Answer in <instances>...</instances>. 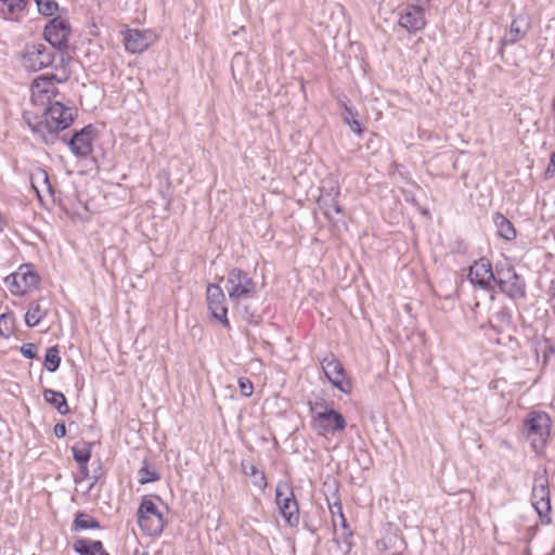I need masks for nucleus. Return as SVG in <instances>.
I'll list each match as a JSON object with an SVG mask.
<instances>
[{
    "label": "nucleus",
    "mask_w": 555,
    "mask_h": 555,
    "mask_svg": "<svg viewBox=\"0 0 555 555\" xmlns=\"http://www.w3.org/2000/svg\"><path fill=\"white\" fill-rule=\"evenodd\" d=\"M74 118L75 109L57 101L50 103L40 116L30 112L24 114V119L31 131L50 145L56 142L60 131L73 124Z\"/></svg>",
    "instance_id": "obj_1"
},
{
    "label": "nucleus",
    "mask_w": 555,
    "mask_h": 555,
    "mask_svg": "<svg viewBox=\"0 0 555 555\" xmlns=\"http://www.w3.org/2000/svg\"><path fill=\"white\" fill-rule=\"evenodd\" d=\"M220 282L224 283L228 298L235 306H240L244 300L254 298L257 293L255 280L240 268L230 269L225 276L220 278Z\"/></svg>",
    "instance_id": "obj_2"
},
{
    "label": "nucleus",
    "mask_w": 555,
    "mask_h": 555,
    "mask_svg": "<svg viewBox=\"0 0 555 555\" xmlns=\"http://www.w3.org/2000/svg\"><path fill=\"white\" fill-rule=\"evenodd\" d=\"M552 421L550 416L542 411L530 412L524 423V433L530 440L534 452H541L550 438Z\"/></svg>",
    "instance_id": "obj_3"
},
{
    "label": "nucleus",
    "mask_w": 555,
    "mask_h": 555,
    "mask_svg": "<svg viewBox=\"0 0 555 555\" xmlns=\"http://www.w3.org/2000/svg\"><path fill=\"white\" fill-rule=\"evenodd\" d=\"M137 517L140 529L146 535L157 537L163 532L165 527L164 515L152 498L147 495L142 498Z\"/></svg>",
    "instance_id": "obj_4"
},
{
    "label": "nucleus",
    "mask_w": 555,
    "mask_h": 555,
    "mask_svg": "<svg viewBox=\"0 0 555 555\" xmlns=\"http://www.w3.org/2000/svg\"><path fill=\"white\" fill-rule=\"evenodd\" d=\"M310 412L312 414L311 426L318 435H334L337 431H343L347 426L344 415L334 409L319 411V405H311Z\"/></svg>",
    "instance_id": "obj_5"
},
{
    "label": "nucleus",
    "mask_w": 555,
    "mask_h": 555,
    "mask_svg": "<svg viewBox=\"0 0 555 555\" xmlns=\"http://www.w3.org/2000/svg\"><path fill=\"white\" fill-rule=\"evenodd\" d=\"M500 292L513 299L522 298L526 295L525 281L517 274L514 267L498 263L495 266V283Z\"/></svg>",
    "instance_id": "obj_6"
},
{
    "label": "nucleus",
    "mask_w": 555,
    "mask_h": 555,
    "mask_svg": "<svg viewBox=\"0 0 555 555\" xmlns=\"http://www.w3.org/2000/svg\"><path fill=\"white\" fill-rule=\"evenodd\" d=\"M275 503L287 525L297 527L299 524V507L293 488L288 482H278L275 488Z\"/></svg>",
    "instance_id": "obj_7"
},
{
    "label": "nucleus",
    "mask_w": 555,
    "mask_h": 555,
    "mask_svg": "<svg viewBox=\"0 0 555 555\" xmlns=\"http://www.w3.org/2000/svg\"><path fill=\"white\" fill-rule=\"evenodd\" d=\"M54 50L44 43H28L22 53V63L27 70L38 72L53 64Z\"/></svg>",
    "instance_id": "obj_8"
},
{
    "label": "nucleus",
    "mask_w": 555,
    "mask_h": 555,
    "mask_svg": "<svg viewBox=\"0 0 555 555\" xmlns=\"http://www.w3.org/2000/svg\"><path fill=\"white\" fill-rule=\"evenodd\" d=\"M546 469L537 472L533 479L531 503L540 518L550 520L551 499Z\"/></svg>",
    "instance_id": "obj_9"
},
{
    "label": "nucleus",
    "mask_w": 555,
    "mask_h": 555,
    "mask_svg": "<svg viewBox=\"0 0 555 555\" xmlns=\"http://www.w3.org/2000/svg\"><path fill=\"white\" fill-rule=\"evenodd\" d=\"M321 366L333 387L344 393H349L351 391L352 386L350 379L347 377V373L341 362L333 353H327L321 360Z\"/></svg>",
    "instance_id": "obj_10"
},
{
    "label": "nucleus",
    "mask_w": 555,
    "mask_h": 555,
    "mask_svg": "<svg viewBox=\"0 0 555 555\" xmlns=\"http://www.w3.org/2000/svg\"><path fill=\"white\" fill-rule=\"evenodd\" d=\"M39 276L29 264H23L14 273L4 279V283L9 291L15 296H23L29 289L37 286Z\"/></svg>",
    "instance_id": "obj_11"
},
{
    "label": "nucleus",
    "mask_w": 555,
    "mask_h": 555,
    "mask_svg": "<svg viewBox=\"0 0 555 555\" xmlns=\"http://www.w3.org/2000/svg\"><path fill=\"white\" fill-rule=\"evenodd\" d=\"M70 33L72 29L68 21L57 16L46 25L43 36L53 49L63 51L68 48Z\"/></svg>",
    "instance_id": "obj_12"
},
{
    "label": "nucleus",
    "mask_w": 555,
    "mask_h": 555,
    "mask_svg": "<svg viewBox=\"0 0 555 555\" xmlns=\"http://www.w3.org/2000/svg\"><path fill=\"white\" fill-rule=\"evenodd\" d=\"M206 302L212 318L229 328L227 298L223 288L219 284L211 283L207 285Z\"/></svg>",
    "instance_id": "obj_13"
},
{
    "label": "nucleus",
    "mask_w": 555,
    "mask_h": 555,
    "mask_svg": "<svg viewBox=\"0 0 555 555\" xmlns=\"http://www.w3.org/2000/svg\"><path fill=\"white\" fill-rule=\"evenodd\" d=\"M468 279L473 285L478 286L483 291H493L495 283V270L493 271L488 259L480 258L469 267Z\"/></svg>",
    "instance_id": "obj_14"
},
{
    "label": "nucleus",
    "mask_w": 555,
    "mask_h": 555,
    "mask_svg": "<svg viewBox=\"0 0 555 555\" xmlns=\"http://www.w3.org/2000/svg\"><path fill=\"white\" fill-rule=\"evenodd\" d=\"M530 29V23L524 15H518L513 18L508 31L501 38L499 44V53L503 55L504 47L513 46L522 40Z\"/></svg>",
    "instance_id": "obj_15"
},
{
    "label": "nucleus",
    "mask_w": 555,
    "mask_h": 555,
    "mask_svg": "<svg viewBox=\"0 0 555 555\" xmlns=\"http://www.w3.org/2000/svg\"><path fill=\"white\" fill-rule=\"evenodd\" d=\"M95 129L93 126L88 125L67 141V144L77 157H86L92 152V142L94 139Z\"/></svg>",
    "instance_id": "obj_16"
},
{
    "label": "nucleus",
    "mask_w": 555,
    "mask_h": 555,
    "mask_svg": "<svg viewBox=\"0 0 555 555\" xmlns=\"http://www.w3.org/2000/svg\"><path fill=\"white\" fill-rule=\"evenodd\" d=\"M424 13L425 10L422 4H408L404 13L399 18V25L409 33L422 30L426 25Z\"/></svg>",
    "instance_id": "obj_17"
},
{
    "label": "nucleus",
    "mask_w": 555,
    "mask_h": 555,
    "mask_svg": "<svg viewBox=\"0 0 555 555\" xmlns=\"http://www.w3.org/2000/svg\"><path fill=\"white\" fill-rule=\"evenodd\" d=\"M67 80V75L59 78L54 74L41 75L37 77L31 85L33 100L36 101L38 96L42 94L53 93L55 89V82H64Z\"/></svg>",
    "instance_id": "obj_18"
},
{
    "label": "nucleus",
    "mask_w": 555,
    "mask_h": 555,
    "mask_svg": "<svg viewBox=\"0 0 555 555\" xmlns=\"http://www.w3.org/2000/svg\"><path fill=\"white\" fill-rule=\"evenodd\" d=\"M124 41L126 50L133 54L142 53L150 46L146 34L138 29H128L125 33Z\"/></svg>",
    "instance_id": "obj_19"
},
{
    "label": "nucleus",
    "mask_w": 555,
    "mask_h": 555,
    "mask_svg": "<svg viewBox=\"0 0 555 555\" xmlns=\"http://www.w3.org/2000/svg\"><path fill=\"white\" fill-rule=\"evenodd\" d=\"M30 184L36 192L38 198L42 201V192L46 191L49 194L53 193L52 185L49 180L48 172L42 168H36L30 172L29 176Z\"/></svg>",
    "instance_id": "obj_20"
},
{
    "label": "nucleus",
    "mask_w": 555,
    "mask_h": 555,
    "mask_svg": "<svg viewBox=\"0 0 555 555\" xmlns=\"http://www.w3.org/2000/svg\"><path fill=\"white\" fill-rule=\"evenodd\" d=\"M74 550L80 555H109L101 541L80 539L74 543Z\"/></svg>",
    "instance_id": "obj_21"
},
{
    "label": "nucleus",
    "mask_w": 555,
    "mask_h": 555,
    "mask_svg": "<svg viewBox=\"0 0 555 555\" xmlns=\"http://www.w3.org/2000/svg\"><path fill=\"white\" fill-rule=\"evenodd\" d=\"M242 470L243 473L250 478L254 487L258 488L261 491H264L267 488V478L262 470L258 469L251 462L243 461L242 462Z\"/></svg>",
    "instance_id": "obj_22"
},
{
    "label": "nucleus",
    "mask_w": 555,
    "mask_h": 555,
    "mask_svg": "<svg viewBox=\"0 0 555 555\" xmlns=\"http://www.w3.org/2000/svg\"><path fill=\"white\" fill-rule=\"evenodd\" d=\"M493 223L498 229V234L504 240L512 241L516 237V230L513 223L502 214H494Z\"/></svg>",
    "instance_id": "obj_23"
},
{
    "label": "nucleus",
    "mask_w": 555,
    "mask_h": 555,
    "mask_svg": "<svg viewBox=\"0 0 555 555\" xmlns=\"http://www.w3.org/2000/svg\"><path fill=\"white\" fill-rule=\"evenodd\" d=\"M43 398L46 402L53 405L60 414L66 415L69 413V406L65 396L62 392L52 389H44Z\"/></svg>",
    "instance_id": "obj_24"
},
{
    "label": "nucleus",
    "mask_w": 555,
    "mask_h": 555,
    "mask_svg": "<svg viewBox=\"0 0 555 555\" xmlns=\"http://www.w3.org/2000/svg\"><path fill=\"white\" fill-rule=\"evenodd\" d=\"M47 314L48 310L42 308L39 301L33 302L25 314V323L29 327H35Z\"/></svg>",
    "instance_id": "obj_25"
},
{
    "label": "nucleus",
    "mask_w": 555,
    "mask_h": 555,
    "mask_svg": "<svg viewBox=\"0 0 555 555\" xmlns=\"http://www.w3.org/2000/svg\"><path fill=\"white\" fill-rule=\"evenodd\" d=\"M357 112L348 106L347 104H344V113L343 117L346 124H348L350 130L357 134H362L363 130L361 127V124L357 120Z\"/></svg>",
    "instance_id": "obj_26"
},
{
    "label": "nucleus",
    "mask_w": 555,
    "mask_h": 555,
    "mask_svg": "<svg viewBox=\"0 0 555 555\" xmlns=\"http://www.w3.org/2000/svg\"><path fill=\"white\" fill-rule=\"evenodd\" d=\"M335 541L340 546L344 553H349L352 547V531L351 530H338L334 527Z\"/></svg>",
    "instance_id": "obj_27"
},
{
    "label": "nucleus",
    "mask_w": 555,
    "mask_h": 555,
    "mask_svg": "<svg viewBox=\"0 0 555 555\" xmlns=\"http://www.w3.org/2000/svg\"><path fill=\"white\" fill-rule=\"evenodd\" d=\"M61 364L60 350L57 346L48 348L44 357V367L49 372H55Z\"/></svg>",
    "instance_id": "obj_28"
},
{
    "label": "nucleus",
    "mask_w": 555,
    "mask_h": 555,
    "mask_svg": "<svg viewBox=\"0 0 555 555\" xmlns=\"http://www.w3.org/2000/svg\"><path fill=\"white\" fill-rule=\"evenodd\" d=\"M100 528V522L89 516L88 514H85V513H78L75 520H74V529H82V530H87V529H99Z\"/></svg>",
    "instance_id": "obj_29"
},
{
    "label": "nucleus",
    "mask_w": 555,
    "mask_h": 555,
    "mask_svg": "<svg viewBox=\"0 0 555 555\" xmlns=\"http://www.w3.org/2000/svg\"><path fill=\"white\" fill-rule=\"evenodd\" d=\"M73 457L78 464H88L91 457V444L81 443L72 448Z\"/></svg>",
    "instance_id": "obj_30"
},
{
    "label": "nucleus",
    "mask_w": 555,
    "mask_h": 555,
    "mask_svg": "<svg viewBox=\"0 0 555 555\" xmlns=\"http://www.w3.org/2000/svg\"><path fill=\"white\" fill-rule=\"evenodd\" d=\"M14 330V315L13 313H2L0 315V336L8 338Z\"/></svg>",
    "instance_id": "obj_31"
},
{
    "label": "nucleus",
    "mask_w": 555,
    "mask_h": 555,
    "mask_svg": "<svg viewBox=\"0 0 555 555\" xmlns=\"http://www.w3.org/2000/svg\"><path fill=\"white\" fill-rule=\"evenodd\" d=\"M138 476H139V482L141 485H145V483H149V482H154V481L159 480V478H160L159 474L156 470L151 469L147 466L146 462H144V466H142L139 469Z\"/></svg>",
    "instance_id": "obj_32"
},
{
    "label": "nucleus",
    "mask_w": 555,
    "mask_h": 555,
    "mask_svg": "<svg viewBox=\"0 0 555 555\" xmlns=\"http://www.w3.org/2000/svg\"><path fill=\"white\" fill-rule=\"evenodd\" d=\"M0 3L7 8L9 14L15 15L27 8L28 0H0Z\"/></svg>",
    "instance_id": "obj_33"
},
{
    "label": "nucleus",
    "mask_w": 555,
    "mask_h": 555,
    "mask_svg": "<svg viewBox=\"0 0 555 555\" xmlns=\"http://www.w3.org/2000/svg\"><path fill=\"white\" fill-rule=\"evenodd\" d=\"M38 12L43 16H52L59 10V4L54 0H35Z\"/></svg>",
    "instance_id": "obj_34"
},
{
    "label": "nucleus",
    "mask_w": 555,
    "mask_h": 555,
    "mask_svg": "<svg viewBox=\"0 0 555 555\" xmlns=\"http://www.w3.org/2000/svg\"><path fill=\"white\" fill-rule=\"evenodd\" d=\"M237 384L242 396L248 398L253 395L254 385L247 377H240Z\"/></svg>",
    "instance_id": "obj_35"
},
{
    "label": "nucleus",
    "mask_w": 555,
    "mask_h": 555,
    "mask_svg": "<svg viewBox=\"0 0 555 555\" xmlns=\"http://www.w3.org/2000/svg\"><path fill=\"white\" fill-rule=\"evenodd\" d=\"M21 353L27 359H35L37 357V347L35 344L27 343L22 345Z\"/></svg>",
    "instance_id": "obj_36"
},
{
    "label": "nucleus",
    "mask_w": 555,
    "mask_h": 555,
    "mask_svg": "<svg viewBox=\"0 0 555 555\" xmlns=\"http://www.w3.org/2000/svg\"><path fill=\"white\" fill-rule=\"evenodd\" d=\"M334 506L336 508H338V521H339V525H340V529L339 530H350L349 528V525L347 522V519L343 513V506H341V503L339 500H337L336 502H334Z\"/></svg>",
    "instance_id": "obj_37"
},
{
    "label": "nucleus",
    "mask_w": 555,
    "mask_h": 555,
    "mask_svg": "<svg viewBox=\"0 0 555 555\" xmlns=\"http://www.w3.org/2000/svg\"><path fill=\"white\" fill-rule=\"evenodd\" d=\"M334 212L341 214L343 209H341L340 205L335 201V198H332V204L326 208L324 214L328 219H332Z\"/></svg>",
    "instance_id": "obj_38"
},
{
    "label": "nucleus",
    "mask_w": 555,
    "mask_h": 555,
    "mask_svg": "<svg viewBox=\"0 0 555 555\" xmlns=\"http://www.w3.org/2000/svg\"><path fill=\"white\" fill-rule=\"evenodd\" d=\"M53 433L57 438H63L66 435V426L64 423L54 425Z\"/></svg>",
    "instance_id": "obj_39"
},
{
    "label": "nucleus",
    "mask_w": 555,
    "mask_h": 555,
    "mask_svg": "<svg viewBox=\"0 0 555 555\" xmlns=\"http://www.w3.org/2000/svg\"><path fill=\"white\" fill-rule=\"evenodd\" d=\"M546 175L554 176L555 175V152L551 154L550 164L546 168Z\"/></svg>",
    "instance_id": "obj_40"
},
{
    "label": "nucleus",
    "mask_w": 555,
    "mask_h": 555,
    "mask_svg": "<svg viewBox=\"0 0 555 555\" xmlns=\"http://www.w3.org/2000/svg\"><path fill=\"white\" fill-rule=\"evenodd\" d=\"M493 318H495L496 320H499L501 322H509V314L505 310H501V311L496 312L493 315Z\"/></svg>",
    "instance_id": "obj_41"
},
{
    "label": "nucleus",
    "mask_w": 555,
    "mask_h": 555,
    "mask_svg": "<svg viewBox=\"0 0 555 555\" xmlns=\"http://www.w3.org/2000/svg\"><path fill=\"white\" fill-rule=\"evenodd\" d=\"M328 507H330V512L332 514L333 526L336 527L337 526V520H338V508H336L334 506V503L330 504Z\"/></svg>",
    "instance_id": "obj_42"
},
{
    "label": "nucleus",
    "mask_w": 555,
    "mask_h": 555,
    "mask_svg": "<svg viewBox=\"0 0 555 555\" xmlns=\"http://www.w3.org/2000/svg\"><path fill=\"white\" fill-rule=\"evenodd\" d=\"M79 466H80V474L83 477H88L89 470H88L87 464H79Z\"/></svg>",
    "instance_id": "obj_43"
},
{
    "label": "nucleus",
    "mask_w": 555,
    "mask_h": 555,
    "mask_svg": "<svg viewBox=\"0 0 555 555\" xmlns=\"http://www.w3.org/2000/svg\"><path fill=\"white\" fill-rule=\"evenodd\" d=\"M313 405H319V411H323L325 409H330L326 402H315Z\"/></svg>",
    "instance_id": "obj_44"
},
{
    "label": "nucleus",
    "mask_w": 555,
    "mask_h": 555,
    "mask_svg": "<svg viewBox=\"0 0 555 555\" xmlns=\"http://www.w3.org/2000/svg\"><path fill=\"white\" fill-rule=\"evenodd\" d=\"M133 555H149L145 550H135Z\"/></svg>",
    "instance_id": "obj_45"
},
{
    "label": "nucleus",
    "mask_w": 555,
    "mask_h": 555,
    "mask_svg": "<svg viewBox=\"0 0 555 555\" xmlns=\"http://www.w3.org/2000/svg\"><path fill=\"white\" fill-rule=\"evenodd\" d=\"M415 4H422V7H425L426 4H428L429 0H415Z\"/></svg>",
    "instance_id": "obj_46"
},
{
    "label": "nucleus",
    "mask_w": 555,
    "mask_h": 555,
    "mask_svg": "<svg viewBox=\"0 0 555 555\" xmlns=\"http://www.w3.org/2000/svg\"><path fill=\"white\" fill-rule=\"evenodd\" d=\"M253 318H254V314H248V317L246 318L249 322H253Z\"/></svg>",
    "instance_id": "obj_47"
},
{
    "label": "nucleus",
    "mask_w": 555,
    "mask_h": 555,
    "mask_svg": "<svg viewBox=\"0 0 555 555\" xmlns=\"http://www.w3.org/2000/svg\"><path fill=\"white\" fill-rule=\"evenodd\" d=\"M391 555H403V554L400 552H397V553H392Z\"/></svg>",
    "instance_id": "obj_48"
}]
</instances>
